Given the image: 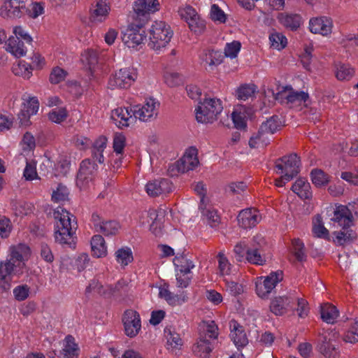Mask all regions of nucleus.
I'll return each mask as SVG.
<instances>
[{"label":"nucleus","instance_id":"54","mask_svg":"<svg viewBox=\"0 0 358 358\" xmlns=\"http://www.w3.org/2000/svg\"><path fill=\"white\" fill-rule=\"evenodd\" d=\"M164 79L165 83L171 87H177L183 83V76L175 71L166 72Z\"/></svg>","mask_w":358,"mask_h":358},{"label":"nucleus","instance_id":"22","mask_svg":"<svg viewBox=\"0 0 358 358\" xmlns=\"http://www.w3.org/2000/svg\"><path fill=\"white\" fill-rule=\"evenodd\" d=\"M271 138L262 130L254 134L249 140L248 144L250 152L247 155H257L261 152L270 143Z\"/></svg>","mask_w":358,"mask_h":358},{"label":"nucleus","instance_id":"58","mask_svg":"<svg viewBox=\"0 0 358 358\" xmlns=\"http://www.w3.org/2000/svg\"><path fill=\"white\" fill-rule=\"evenodd\" d=\"M67 75L68 73L66 71L59 66H56L52 69L50 73L49 80L50 83L56 85L64 80Z\"/></svg>","mask_w":358,"mask_h":358},{"label":"nucleus","instance_id":"13","mask_svg":"<svg viewBox=\"0 0 358 358\" xmlns=\"http://www.w3.org/2000/svg\"><path fill=\"white\" fill-rule=\"evenodd\" d=\"M333 21L327 16L311 17L308 22V29L314 34H320L327 37L333 30Z\"/></svg>","mask_w":358,"mask_h":358},{"label":"nucleus","instance_id":"45","mask_svg":"<svg viewBox=\"0 0 358 358\" xmlns=\"http://www.w3.org/2000/svg\"><path fill=\"white\" fill-rule=\"evenodd\" d=\"M281 127V122L278 117L273 116L263 122L259 128L264 133H266L269 137L276 132Z\"/></svg>","mask_w":358,"mask_h":358},{"label":"nucleus","instance_id":"14","mask_svg":"<svg viewBox=\"0 0 358 358\" xmlns=\"http://www.w3.org/2000/svg\"><path fill=\"white\" fill-rule=\"evenodd\" d=\"M276 99H285L290 107H298L306 103L308 94L303 91H294L290 86L287 85L278 93Z\"/></svg>","mask_w":358,"mask_h":358},{"label":"nucleus","instance_id":"36","mask_svg":"<svg viewBox=\"0 0 358 358\" xmlns=\"http://www.w3.org/2000/svg\"><path fill=\"white\" fill-rule=\"evenodd\" d=\"M173 264L177 271L184 273H191V270L194 268L192 261L187 257L183 253H178L173 259Z\"/></svg>","mask_w":358,"mask_h":358},{"label":"nucleus","instance_id":"1","mask_svg":"<svg viewBox=\"0 0 358 358\" xmlns=\"http://www.w3.org/2000/svg\"><path fill=\"white\" fill-rule=\"evenodd\" d=\"M29 255L30 248L25 244L10 247L6 259L0 262V294L7 293L11 288L13 278L23 274Z\"/></svg>","mask_w":358,"mask_h":358},{"label":"nucleus","instance_id":"41","mask_svg":"<svg viewBox=\"0 0 358 358\" xmlns=\"http://www.w3.org/2000/svg\"><path fill=\"white\" fill-rule=\"evenodd\" d=\"M246 260L253 264L264 265L266 262V257L264 251L260 249L248 248Z\"/></svg>","mask_w":358,"mask_h":358},{"label":"nucleus","instance_id":"40","mask_svg":"<svg viewBox=\"0 0 358 358\" xmlns=\"http://www.w3.org/2000/svg\"><path fill=\"white\" fill-rule=\"evenodd\" d=\"M204 334L206 339H210L214 343L215 340L218 336V327L215 324V321L210 320L208 322H204L203 325L200 329L199 336Z\"/></svg>","mask_w":358,"mask_h":358},{"label":"nucleus","instance_id":"2","mask_svg":"<svg viewBox=\"0 0 358 358\" xmlns=\"http://www.w3.org/2000/svg\"><path fill=\"white\" fill-rule=\"evenodd\" d=\"M53 217L57 220L54 233L55 242L63 246L75 248L78 224L74 216L59 206L54 210Z\"/></svg>","mask_w":358,"mask_h":358},{"label":"nucleus","instance_id":"51","mask_svg":"<svg viewBox=\"0 0 358 358\" xmlns=\"http://www.w3.org/2000/svg\"><path fill=\"white\" fill-rule=\"evenodd\" d=\"M116 261L122 266H127L133 261L132 252L129 248H122L115 252Z\"/></svg>","mask_w":358,"mask_h":358},{"label":"nucleus","instance_id":"19","mask_svg":"<svg viewBox=\"0 0 358 358\" xmlns=\"http://www.w3.org/2000/svg\"><path fill=\"white\" fill-rule=\"evenodd\" d=\"M237 220L239 227L245 229H250L260 222L262 216L257 209L250 208L241 210Z\"/></svg>","mask_w":358,"mask_h":358},{"label":"nucleus","instance_id":"17","mask_svg":"<svg viewBox=\"0 0 358 358\" xmlns=\"http://www.w3.org/2000/svg\"><path fill=\"white\" fill-rule=\"evenodd\" d=\"M23 100L22 109L18 114V119L21 125L28 126L30 124V117L36 115L39 109V102L35 96L24 98Z\"/></svg>","mask_w":358,"mask_h":358},{"label":"nucleus","instance_id":"16","mask_svg":"<svg viewBox=\"0 0 358 358\" xmlns=\"http://www.w3.org/2000/svg\"><path fill=\"white\" fill-rule=\"evenodd\" d=\"M252 115V110L250 107L238 104L234 106L231 118L236 129H245Z\"/></svg>","mask_w":358,"mask_h":358},{"label":"nucleus","instance_id":"57","mask_svg":"<svg viewBox=\"0 0 358 358\" xmlns=\"http://www.w3.org/2000/svg\"><path fill=\"white\" fill-rule=\"evenodd\" d=\"M67 110L65 108L61 107L59 108L52 109L48 113L49 120L57 124H59L64 121L67 117Z\"/></svg>","mask_w":358,"mask_h":358},{"label":"nucleus","instance_id":"7","mask_svg":"<svg viewBox=\"0 0 358 358\" xmlns=\"http://www.w3.org/2000/svg\"><path fill=\"white\" fill-rule=\"evenodd\" d=\"M300 158H277L274 162L275 172L283 174L286 180H292L300 173Z\"/></svg>","mask_w":358,"mask_h":358},{"label":"nucleus","instance_id":"29","mask_svg":"<svg viewBox=\"0 0 358 358\" xmlns=\"http://www.w3.org/2000/svg\"><path fill=\"white\" fill-rule=\"evenodd\" d=\"M199 209L201 213L203 219L211 227H216L220 223V217L217 210L208 202L199 203Z\"/></svg>","mask_w":358,"mask_h":358},{"label":"nucleus","instance_id":"10","mask_svg":"<svg viewBox=\"0 0 358 358\" xmlns=\"http://www.w3.org/2000/svg\"><path fill=\"white\" fill-rule=\"evenodd\" d=\"M282 271L271 272L267 276H262L256 282V292L261 298H265L276 287L277 284L282 280Z\"/></svg>","mask_w":358,"mask_h":358},{"label":"nucleus","instance_id":"46","mask_svg":"<svg viewBox=\"0 0 358 358\" xmlns=\"http://www.w3.org/2000/svg\"><path fill=\"white\" fill-rule=\"evenodd\" d=\"M66 345L62 350L63 358H77L78 355V348L74 343L73 336L69 335L65 338Z\"/></svg>","mask_w":358,"mask_h":358},{"label":"nucleus","instance_id":"56","mask_svg":"<svg viewBox=\"0 0 358 358\" xmlns=\"http://www.w3.org/2000/svg\"><path fill=\"white\" fill-rule=\"evenodd\" d=\"M13 34L15 38L23 41L24 43L31 44L33 41V38L31 36L22 26H14L13 27Z\"/></svg>","mask_w":358,"mask_h":358},{"label":"nucleus","instance_id":"5","mask_svg":"<svg viewBox=\"0 0 358 358\" xmlns=\"http://www.w3.org/2000/svg\"><path fill=\"white\" fill-rule=\"evenodd\" d=\"M138 71L132 66L121 68L112 73L108 78V87L111 90L128 89L137 80Z\"/></svg>","mask_w":358,"mask_h":358},{"label":"nucleus","instance_id":"18","mask_svg":"<svg viewBox=\"0 0 358 358\" xmlns=\"http://www.w3.org/2000/svg\"><path fill=\"white\" fill-rule=\"evenodd\" d=\"M173 185L171 180L166 178H159L149 181L145 185V191L152 197L171 192Z\"/></svg>","mask_w":358,"mask_h":358},{"label":"nucleus","instance_id":"30","mask_svg":"<svg viewBox=\"0 0 358 358\" xmlns=\"http://www.w3.org/2000/svg\"><path fill=\"white\" fill-rule=\"evenodd\" d=\"M317 350L327 358H337V349L331 338L321 335L317 345Z\"/></svg>","mask_w":358,"mask_h":358},{"label":"nucleus","instance_id":"21","mask_svg":"<svg viewBox=\"0 0 358 358\" xmlns=\"http://www.w3.org/2000/svg\"><path fill=\"white\" fill-rule=\"evenodd\" d=\"M199 164V158H180L173 164L169 165L168 175L173 177L179 173L194 170Z\"/></svg>","mask_w":358,"mask_h":358},{"label":"nucleus","instance_id":"11","mask_svg":"<svg viewBox=\"0 0 358 358\" xmlns=\"http://www.w3.org/2000/svg\"><path fill=\"white\" fill-rule=\"evenodd\" d=\"M111 119L120 129L129 127L136 122L134 109L129 107H118L111 112Z\"/></svg>","mask_w":358,"mask_h":358},{"label":"nucleus","instance_id":"55","mask_svg":"<svg viewBox=\"0 0 358 358\" xmlns=\"http://www.w3.org/2000/svg\"><path fill=\"white\" fill-rule=\"evenodd\" d=\"M69 194L67 187L62 184H59L56 190L52 192V200L56 203L63 202L69 199Z\"/></svg>","mask_w":358,"mask_h":358},{"label":"nucleus","instance_id":"63","mask_svg":"<svg viewBox=\"0 0 358 358\" xmlns=\"http://www.w3.org/2000/svg\"><path fill=\"white\" fill-rule=\"evenodd\" d=\"M108 138L105 136H99L93 144V152L95 155L103 157V151L106 148Z\"/></svg>","mask_w":358,"mask_h":358},{"label":"nucleus","instance_id":"49","mask_svg":"<svg viewBox=\"0 0 358 358\" xmlns=\"http://www.w3.org/2000/svg\"><path fill=\"white\" fill-rule=\"evenodd\" d=\"M120 227L119 223L115 220L103 221L100 228L97 229L96 232L101 233L106 236L115 235Z\"/></svg>","mask_w":358,"mask_h":358},{"label":"nucleus","instance_id":"20","mask_svg":"<svg viewBox=\"0 0 358 358\" xmlns=\"http://www.w3.org/2000/svg\"><path fill=\"white\" fill-rule=\"evenodd\" d=\"M201 65L208 71H211L222 62L223 56L219 50H204L199 56Z\"/></svg>","mask_w":358,"mask_h":358},{"label":"nucleus","instance_id":"39","mask_svg":"<svg viewBox=\"0 0 358 358\" xmlns=\"http://www.w3.org/2000/svg\"><path fill=\"white\" fill-rule=\"evenodd\" d=\"M12 72L17 76H21L24 79H29L32 76L33 68L31 64L24 60L18 62L12 66Z\"/></svg>","mask_w":358,"mask_h":358},{"label":"nucleus","instance_id":"9","mask_svg":"<svg viewBox=\"0 0 358 358\" xmlns=\"http://www.w3.org/2000/svg\"><path fill=\"white\" fill-rule=\"evenodd\" d=\"M159 105L156 99L147 98L142 105L134 106L135 117L141 122H151L157 117Z\"/></svg>","mask_w":358,"mask_h":358},{"label":"nucleus","instance_id":"37","mask_svg":"<svg viewBox=\"0 0 358 358\" xmlns=\"http://www.w3.org/2000/svg\"><path fill=\"white\" fill-rule=\"evenodd\" d=\"M290 251L298 262H303L306 261V247L303 242L299 238L292 240Z\"/></svg>","mask_w":358,"mask_h":358},{"label":"nucleus","instance_id":"26","mask_svg":"<svg viewBox=\"0 0 358 358\" xmlns=\"http://www.w3.org/2000/svg\"><path fill=\"white\" fill-rule=\"evenodd\" d=\"M133 8L138 17H145L150 13L159 10V3L157 0H136Z\"/></svg>","mask_w":358,"mask_h":358},{"label":"nucleus","instance_id":"64","mask_svg":"<svg viewBox=\"0 0 358 358\" xmlns=\"http://www.w3.org/2000/svg\"><path fill=\"white\" fill-rule=\"evenodd\" d=\"M343 340L345 342L355 343L358 341V320H356L345 332Z\"/></svg>","mask_w":358,"mask_h":358},{"label":"nucleus","instance_id":"3","mask_svg":"<svg viewBox=\"0 0 358 358\" xmlns=\"http://www.w3.org/2000/svg\"><path fill=\"white\" fill-rule=\"evenodd\" d=\"M173 32L171 27L164 21H155L149 30L148 47L159 54L164 51L170 43Z\"/></svg>","mask_w":358,"mask_h":358},{"label":"nucleus","instance_id":"33","mask_svg":"<svg viewBox=\"0 0 358 358\" xmlns=\"http://www.w3.org/2000/svg\"><path fill=\"white\" fill-rule=\"evenodd\" d=\"M310 183L303 178H299L293 184L291 189L302 199H308L312 197Z\"/></svg>","mask_w":358,"mask_h":358},{"label":"nucleus","instance_id":"6","mask_svg":"<svg viewBox=\"0 0 358 358\" xmlns=\"http://www.w3.org/2000/svg\"><path fill=\"white\" fill-rule=\"evenodd\" d=\"M96 159L86 158L80 163L76 179V185L80 190H86L93 184L98 166Z\"/></svg>","mask_w":358,"mask_h":358},{"label":"nucleus","instance_id":"12","mask_svg":"<svg viewBox=\"0 0 358 358\" xmlns=\"http://www.w3.org/2000/svg\"><path fill=\"white\" fill-rule=\"evenodd\" d=\"M24 9V0H4L0 6V16L4 19L20 18Z\"/></svg>","mask_w":358,"mask_h":358},{"label":"nucleus","instance_id":"23","mask_svg":"<svg viewBox=\"0 0 358 358\" xmlns=\"http://www.w3.org/2000/svg\"><path fill=\"white\" fill-rule=\"evenodd\" d=\"M294 300L291 296H279L273 299L270 304V310L275 315H282L288 310H294Z\"/></svg>","mask_w":358,"mask_h":358},{"label":"nucleus","instance_id":"47","mask_svg":"<svg viewBox=\"0 0 358 358\" xmlns=\"http://www.w3.org/2000/svg\"><path fill=\"white\" fill-rule=\"evenodd\" d=\"M45 3L43 2L33 1L24 10L26 14L31 19H36L45 13Z\"/></svg>","mask_w":358,"mask_h":358},{"label":"nucleus","instance_id":"34","mask_svg":"<svg viewBox=\"0 0 358 358\" xmlns=\"http://www.w3.org/2000/svg\"><path fill=\"white\" fill-rule=\"evenodd\" d=\"M91 247L92 255L94 257L99 258L105 257L107 254L105 241L101 235L97 234L92 236L91 240Z\"/></svg>","mask_w":358,"mask_h":358},{"label":"nucleus","instance_id":"50","mask_svg":"<svg viewBox=\"0 0 358 358\" xmlns=\"http://www.w3.org/2000/svg\"><path fill=\"white\" fill-rule=\"evenodd\" d=\"M35 139L33 135L27 132L20 143L22 155H29L35 148Z\"/></svg>","mask_w":358,"mask_h":358},{"label":"nucleus","instance_id":"48","mask_svg":"<svg viewBox=\"0 0 358 358\" xmlns=\"http://www.w3.org/2000/svg\"><path fill=\"white\" fill-rule=\"evenodd\" d=\"M187 24L190 31L196 35L202 34L206 28V21L199 14Z\"/></svg>","mask_w":358,"mask_h":358},{"label":"nucleus","instance_id":"62","mask_svg":"<svg viewBox=\"0 0 358 358\" xmlns=\"http://www.w3.org/2000/svg\"><path fill=\"white\" fill-rule=\"evenodd\" d=\"M126 145V137L122 133H116L113 137V147L117 155H120Z\"/></svg>","mask_w":358,"mask_h":358},{"label":"nucleus","instance_id":"25","mask_svg":"<svg viewBox=\"0 0 358 358\" xmlns=\"http://www.w3.org/2000/svg\"><path fill=\"white\" fill-rule=\"evenodd\" d=\"M277 19L281 25L291 31L297 30L303 22L302 17L296 13H280Z\"/></svg>","mask_w":358,"mask_h":358},{"label":"nucleus","instance_id":"24","mask_svg":"<svg viewBox=\"0 0 358 358\" xmlns=\"http://www.w3.org/2000/svg\"><path fill=\"white\" fill-rule=\"evenodd\" d=\"M110 6L106 0H98L90 10V17L94 22H103L108 18Z\"/></svg>","mask_w":358,"mask_h":358},{"label":"nucleus","instance_id":"8","mask_svg":"<svg viewBox=\"0 0 358 358\" xmlns=\"http://www.w3.org/2000/svg\"><path fill=\"white\" fill-rule=\"evenodd\" d=\"M145 38L146 34L145 29L138 25L129 26L122 37L124 45L131 51L140 50Z\"/></svg>","mask_w":358,"mask_h":358},{"label":"nucleus","instance_id":"38","mask_svg":"<svg viewBox=\"0 0 358 358\" xmlns=\"http://www.w3.org/2000/svg\"><path fill=\"white\" fill-rule=\"evenodd\" d=\"M320 314L324 322L333 324L338 316V310L336 306L325 303L320 307Z\"/></svg>","mask_w":358,"mask_h":358},{"label":"nucleus","instance_id":"59","mask_svg":"<svg viewBox=\"0 0 358 358\" xmlns=\"http://www.w3.org/2000/svg\"><path fill=\"white\" fill-rule=\"evenodd\" d=\"M164 336L169 345L174 348L182 345L180 335L173 331L171 327H166L164 329Z\"/></svg>","mask_w":358,"mask_h":358},{"label":"nucleus","instance_id":"31","mask_svg":"<svg viewBox=\"0 0 358 358\" xmlns=\"http://www.w3.org/2000/svg\"><path fill=\"white\" fill-rule=\"evenodd\" d=\"M230 336L235 345L237 347L245 346L248 343V340L243 327L236 320H231L230 322Z\"/></svg>","mask_w":358,"mask_h":358},{"label":"nucleus","instance_id":"61","mask_svg":"<svg viewBox=\"0 0 358 358\" xmlns=\"http://www.w3.org/2000/svg\"><path fill=\"white\" fill-rule=\"evenodd\" d=\"M178 13L180 18L187 23L198 15L196 10L190 6L185 5L180 7Z\"/></svg>","mask_w":358,"mask_h":358},{"label":"nucleus","instance_id":"60","mask_svg":"<svg viewBox=\"0 0 358 358\" xmlns=\"http://www.w3.org/2000/svg\"><path fill=\"white\" fill-rule=\"evenodd\" d=\"M241 48V43L238 41L227 43L224 48V55L227 57L234 59L238 56Z\"/></svg>","mask_w":358,"mask_h":358},{"label":"nucleus","instance_id":"15","mask_svg":"<svg viewBox=\"0 0 358 358\" xmlns=\"http://www.w3.org/2000/svg\"><path fill=\"white\" fill-rule=\"evenodd\" d=\"M125 334L134 338L141 330V324L138 313L134 310H127L122 316Z\"/></svg>","mask_w":358,"mask_h":358},{"label":"nucleus","instance_id":"53","mask_svg":"<svg viewBox=\"0 0 358 358\" xmlns=\"http://www.w3.org/2000/svg\"><path fill=\"white\" fill-rule=\"evenodd\" d=\"M210 18L216 24H223L227 21V15L217 5L212 4L209 13Z\"/></svg>","mask_w":358,"mask_h":358},{"label":"nucleus","instance_id":"52","mask_svg":"<svg viewBox=\"0 0 358 358\" xmlns=\"http://www.w3.org/2000/svg\"><path fill=\"white\" fill-rule=\"evenodd\" d=\"M257 88L254 85H244L236 91V96L238 99L246 101L254 96Z\"/></svg>","mask_w":358,"mask_h":358},{"label":"nucleus","instance_id":"44","mask_svg":"<svg viewBox=\"0 0 358 358\" xmlns=\"http://www.w3.org/2000/svg\"><path fill=\"white\" fill-rule=\"evenodd\" d=\"M268 39L271 48L276 50H281L287 45L286 36L280 32L273 31L271 33Z\"/></svg>","mask_w":358,"mask_h":358},{"label":"nucleus","instance_id":"32","mask_svg":"<svg viewBox=\"0 0 358 358\" xmlns=\"http://www.w3.org/2000/svg\"><path fill=\"white\" fill-rule=\"evenodd\" d=\"M6 50L15 57H22L27 54V48L24 42L17 39L14 36L8 38L5 43Z\"/></svg>","mask_w":358,"mask_h":358},{"label":"nucleus","instance_id":"28","mask_svg":"<svg viewBox=\"0 0 358 358\" xmlns=\"http://www.w3.org/2000/svg\"><path fill=\"white\" fill-rule=\"evenodd\" d=\"M352 218L351 210L348 206L341 205L335 209L331 220L343 228H348L352 222Z\"/></svg>","mask_w":358,"mask_h":358},{"label":"nucleus","instance_id":"43","mask_svg":"<svg viewBox=\"0 0 358 358\" xmlns=\"http://www.w3.org/2000/svg\"><path fill=\"white\" fill-rule=\"evenodd\" d=\"M98 52L96 50L87 49L83 52L80 59L87 68L92 70L98 64Z\"/></svg>","mask_w":358,"mask_h":358},{"label":"nucleus","instance_id":"27","mask_svg":"<svg viewBox=\"0 0 358 358\" xmlns=\"http://www.w3.org/2000/svg\"><path fill=\"white\" fill-rule=\"evenodd\" d=\"M213 348V341L206 339L204 334H201L197 342L193 345L192 350L195 355L201 358H207Z\"/></svg>","mask_w":358,"mask_h":358},{"label":"nucleus","instance_id":"35","mask_svg":"<svg viewBox=\"0 0 358 358\" xmlns=\"http://www.w3.org/2000/svg\"><path fill=\"white\" fill-rule=\"evenodd\" d=\"M355 73V69L348 64L338 63L335 66V76L340 81L350 80Z\"/></svg>","mask_w":358,"mask_h":358},{"label":"nucleus","instance_id":"42","mask_svg":"<svg viewBox=\"0 0 358 358\" xmlns=\"http://www.w3.org/2000/svg\"><path fill=\"white\" fill-rule=\"evenodd\" d=\"M310 179L313 184L317 187H322L330 181L329 175L320 169H314L311 171Z\"/></svg>","mask_w":358,"mask_h":358},{"label":"nucleus","instance_id":"4","mask_svg":"<svg viewBox=\"0 0 358 358\" xmlns=\"http://www.w3.org/2000/svg\"><path fill=\"white\" fill-rule=\"evenodd\" d=\"M223 110L222 103L217 98H206L198 103L195 117L198 122L210 124L216 121Z\"/></svg>","mask_w":358,"mask_h":358}]
</instances>
